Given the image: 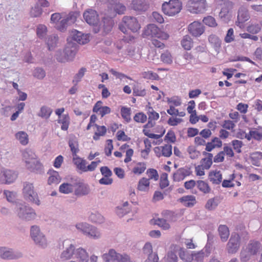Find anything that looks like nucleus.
<instances>
[{
  "label": "nucleus",
  "instance_id": "nucleus-62",
  "mask_svg": "<svg viewBox=\"0 0 262 262\" xmlns=\"http://www.w3.org/2000/svg\"><path fill=\"white\" fill-rule=\"evenodd\" d=\"M33 76L38 79H42L46 76V72L41 68H36L33 71Z\"/></svg>",
  "mask_w": 262,
  "mask_h": 262
},
{
  "label": "nucleus",
  "instance_id": "nucleus-36",
  "mask_svg": "<svg viewBox=\"0 0 262 262\" xmlns=\"http://www.w3.org/2000/svg\"><path fill=\"white\" fill-rule=\"evenodd\" d=\"M222 146V141L217 137L213 138L211 142L206 144L205 150L207 151H211L215 148H220Z\"/></svg>",
  "mask_w": 262,
  "mask_h": 262
},
{
  "label": "nucleus",
  "instance_id": "nucleus-5",
  "mask_svg": "<svg viewBox=\"0 0 262 262\" xmlns=\"http://www.w3.org/2000/svg\"><path fill=\"white\" fill-rule=\"evenodd\" d=\"M182 8V2L180 0H169L168 2H164L162 5L163 13L170 17L177 15L181 11Z\"/></svg>",
  "mask_w": 262,
  "mask_h": 262
},
{
  "label": "nucleus",
  "instance_id": "nucleus-24",
  "mask_svg": "<svg viewBox=\"0 0 262 262\" xmlns=\"http://www.w3.org/2000/svg\"><path fill=\"white\" fill-rule=\"evenodd\" d=\"M75 177L71 178L68 182L63 183L59 187L60 192L69 194L72 192L75 189Z\"/></svg>",
  "mask_w": 262,
  "mask_h": 262
},
{
  "label": "nucleus",
  "instance_id": "nucleus-31",
  "mask_svg": "<svg viewBox=\"0 0 262 262\" xmlns=\"http://www.w3.org/2000/svg\"><path fill=\"white\" fill-rule=\"evenodd\" d=\"M73 162L78 169L80 170L82 172H85L86 161L84 159L78 157L77 155H74Z\"/></svg>",
  "mask_w": 262,
  "mask_h": 262
},
{
  "label": "nucleus",
  "instance_id": "nucleus-21",
  "mask_svg": "<svg viewBox=\"0 0 262 262\" xmlns=\"http://www.w3.org/2000/svg\"><path fill=\"white\" fill-rule=\"evenodd\" d=\"M143 253L147 256L148 262H158V255L153 253V249L152 244L149 242H146L142 248Z\"/></svg>",
  "mask_w": 262,
  "mask_h": 262
},
{
  "label": "nucleus",
  "instance_id": "nucleus-7",
  "mask_svg": "<svg viewBox=\"0 0 262 262\" xmlns=\"http://www.w3.org/2000/svg\"><path fill=\"white\" fill-rule=\"evenodd\" d=\"M119 28L123 33H126L128 30L133 32H137L140 29L141 26L136 17L125 16L120 23Z\"/></svg>",
  "mask_w": 262,
  "mask_h": 262
},
{
  "label": "nucleus",
  "instance_id": "nucleus-50",
  "mask_svg": "<svg viewBox=\"0 0 262 262\" xmlns=\"http://www.w3.org/2000/svg\"><path fill=\"white\" fill-rule=\"evenodd\" d=\"M262 159V152L257 151L251 154L250 160L251 163L256 166H259L260 161Z\"/></svg>",
  "mask_w": 262,
  "mask_h": 262
},
{
  "label": "nucleus",
  "instance_id": "nucleus-56",
  "mask_svg": "<svg viewBox=\"0 0 262 262\" xmlns=\"http://www.w3.org/2000/svg\"><path fill=\"white\" fill-rule=\"evenodd\" d=\"M219 204L218 200L216 198L209 199L206 205L205 208L209 210H212L216 208Z\"/></svg>",
  "mask_w": 262,
  "mask_h": 262
},
{
  "label": "nucleus",
  "instance_id": "nucleus-18",
  "mask_svg": "<svg viewBox=\"0 0 262 262\" xmlns=\"http://www.w3.org/2000/svg\"><path fill=\"white\" fill-rule=\"evenodd\" d=\"M85 21L90 25H96L99 21L97 12L92 9L86 10L83 14Z\"/></svg>",
  "mask_w": 262,
  "mask_h": 262
},
{
  "label": "nucleus",
  "instance_id": "nucleus-54",
  "mask_svg": "<svg viewBox=\"0 0 262 262\" xmlns=\"http://www.w3.org/2000/svg\"><path fill=\"white\" fill-rule=\"evenodd\" d=\"M187 152L189 155V157L191 159H196L200 156V152L196 150V148L193 146H189L187 148Z\"/></svg>",
  "mask_w": 262,
  "mask_h": 262
},
{
  "label": "nucleus",
  "instance_id": "nucleus-42",
  "mask_svg": "<svg viewBox=\"0 0 262 262\" xmlns=\"http://www.w3.org/2000/svg\"><path fill=\"white\" fill-rule=\"evenodd\" d=\"M149 185L150 182L149 179L143 177L139 180L138 183L137 189L141 191L147 192L149 189Z\"/></svg>",
  "mask_w": 262,
  "mask_h": 262
},
{
  "label": "nucleus",
  "instance_id": "nucleus-38",
  "mask_svg": "<svg viewBox=\"0 0 262 262\" xmlns=\"http://www.w3.org/2000/svg\"><path fill=\"white\" fill-rule=\"evenodd\" d=\"M250 18L248 10L243 7L239 8L237 15V20L238 24H243L248 20Z\"/></svg>",
  "mask_w": 262,
  "mask_h": 262
},
{
  "label": "nucleus",
  "instance_id": "nucleus-4",
  "mask_svg": "<svg viewBox=\"0 0 262 262\" xmlns=\"http://www.w3.org/2000/svg\"><path fill=\"white\" fill-rule=\"evenodd\" d=\"M22 194L25 200L37 206L40 205V201L34 184L29 182L23 183Z\"/></svg>",
  "mask_w": 262,
  "mask_h": 262
},
{
  "label": "nucleus",
  "instance_id": "nucleus-23",
  "mask_svg": "<svg viewBox=\"0 0 262 262\" xmlns=\"http://www.w3.org/2000/svg\"><path fill=\"white\" fill-rule=\"evenodd\" d=\"M121 254L116 252L113 249H110L107 252L102 255L104 262H120Z\"/></svg>",
  "mask_w": 262,
  "mask_h": 262
},
{
  "label": "nucleus",
  "instance_id": "nucleus-9",
  "mask_svg": "<svg viewBox=\"0 0 262 262\" xmlns=\"http://www.w3.org/2000/svg\"><path fill=\"white\" fill-rule=\"evenodd\" d=\"M186 7L192 14H202L206 11L207 3L206 0H188Z\"/></svg>",
  "mask_w": 262,
  "mask_h": 262
},
{
  "label": "nucleus",
  "instance_id": "nucleus-47",
  "mask_svg": "<svg viewBox=\"0 0 262 262\" xmlns=\"http://www.w3.org/2000/svg\"><path fill=\"white\" fill-rule=\"evenodd\" d=\"M57 43L58 37L55 35L49 36L46 39V44L48 46V49L50 51L54 49Z\"/></svg>",
  "mask_w": 262,
  "mask_h": 262
},
{
  "label": "nucleus",
  "instance_id": "nucleus-30",
  "mask_svg": "<svg viewBox=\"0 0 262 262\" xmlns=\"http://www.w3.org/2000/svg\"><path fill=\"white\" fill-rule=\"evenodd\" d=\"M48 173L49 174V177L48 179V184L49 185H57L60 182L61 178L57 171L55 170H50Z\"/></svg>",
  "mask_w": 262,
  "mask_h": 262
},
{
  "label": "nucleus",
  "instance_id": "nucleus-28",
  "mask_svg": "<svg viewBox=\"0 0 262 262\" xmlns=\"http://www.w3.org/2000/svg\"><path fill=\"white\" fill-rule=\"evenodd\" d=\"M15 138L21 145L26 146L29 142V137L28 134L24 131H19L15 133Z\"/></svg>",
  "mask_w": 262,
  "mask_h": 262
},
{
  "label": "nucleus",
  "instance_id": "nucleus-32",
  "mask_svg": "<svg viewBox=\"0 0 262 262\" xmlns=\"http://www.w3.org/2000/svg\"><path fill=\"white\" fill-rule=\"evenodd\" d=\"M179 201L184 206L188 207H192L196 202L195 197L192 195H185L180 198Z\"/></svg>",
  "mask_w": 262,
  "mask_h": 262
},
{
  "label": "nucleus",
  "instance_id": "nucleus-44",
  "mask_svg": "<svg viewBox=\"0 0 262 262\" xmlns=\"http://www.w3.org/2000/svg\"><path fill=\"white\" fill-rule=\"evenodd\" d=\"M219 233L222 242H225L227 241L229 236V230L225 225H220L218 228Z\"/></svg>",
  "mask_w": 262,
  "mask_h": 262
},
{
  "label": "nucleus",
  "instance_id": "nucleus-26",
  "mask_svg": "<svg viewBox=\"0 0 262 262\" xmlns=\"http://www.w3.org/2000/svg\"><path fill=\"white\" fill-rule=\"evenodd\" d=\"M74 259L77 262H89V256L85 249L82 248H77L75 253Z\"/></svg>",
  "mask_w": 262,
  "mask_h": 262
},
{
  "label": "nucleus",
  "instance_id": "nucleus-25",
  "mask_svg": "<svg viewBox=\"0 0 262 262\" xmlns=\"http://www.w3.org/2000/svg\"><path fill=\"white\" fill-rule=\"evenodd\" d=\"M147 114L148 116V123L144 126L145 127H152L155 124V121L159 118V115L155 112L152 107L146 106Z\"/></svg>",
  "mask_w": 262,
  "mask_h": 262
},
{
  "label": "nucleus",
  "instance_id": "nucleus-8",
  "mask_svg": "<svg viewBox=\"0 0 262 262\" xmlns=\"http://www.w3.org/2000/svg\"><path fill=\"white\" fill-rule=\"evenodd\" d=\"M16 211L19 218L23 221H33L37 217L35 210L28 205L19 204L17 205Z\"/></svg>",
  "mask_w": 262,
  "mask_h": 262
},
{
  "label": "nucleus",
  "instance_id": "nucleus-53",
  "mask_svg": "<svg viewBox=\"0 0 262 262\" xmlns=\"http://www.w3.org/2000/svg\"><path fill=\"white\" fill-rule=\"evenodd\" d=\"M48 32L47 27L42 24L37 25L36 28V34L41 39L43 38Z\"/></svg>",
  "mask_w": 262,
  "mask_h": 262
},
{
  "label": "nucleus",
  "instance_id": "nucleus-2",
  "mask_svg": "<svg viewBox=\"0 0 262 262\" xmlns=\"http://www.w3.org/2000/svg\"><path fill=\"white\" fill-rule=\"evenodd\" d=\"M22 160L27 169L36 173L43 172V166L38 160L35 153L30 149H26L22 152Z\"/></svg>",
  "mask_w": 262,
  "mask_h": 262
},
{
  "label": "nucleus",
  "instance_id": "nucleus-19",
  "mask_svg": "<svg viewBox=\"0 0 262 262\" xmlns=\"http://www.w3.org/2000/svg\"><path fill=\"white\" fill-rule=\"evenodd\" d=\"M68 39H69L70 42L71 39L79 44L84 45L89 41V36L77 30H73L71 32L70 37Z\"/></svg>",
  "mask_w": 262,
  "mask_h": 262
},
{
  "label": "nucleus",
  "instance_id": "nucleus-35",
  "mask_svg": "<svg viewBox=\"0 0 262 262\" xmlns=\"http://www.w3.org/2000/svg\"><path fill=\"white\" fill-rule=\"evenodd\" d=\"M89 220L93 223L102 224L104 221V218L99 212L92 211L89 215Z\"/></svg>",
  "mask_w": 262,
  "mask_h": 262
},
{
  "label": "nucleus",
  "instance_id": "nucleus-58",
  "mask_svg": "<svg viewBox=\"0 0 262 262\" xmlns=\"http://www.w3.org/2000/svg\"><path fill=\"white\" fill-rule=\"evenodd\" d=\"M253 255V254L250 253V251L246 248H243L241 252L240 258L242 261L246 262L248 261Z\"/></svg>",
  "mask_w": 262,
  "mask_h": 262
},
{
  "label": "nucleus",
  "instance_id": "nucleus-48",
  "mask_svg": "<svg viewBox=\"0 0 262 262\" xmlns=\"http://www.w3.org/2000/svg\"><path fill=\"white\" fill-rule=\"evenodd\" d=\"M219 16L223 21L227 23L231 18V14L227 7L222 8Z\"/></svg>",
  "mask_w": 262,
  "mask_h": 262
},
{
  "label": "nucleus",
  "instance_id": "nucleus-60",
  "mask_svg": "<svg viewBox=\"0 0 262 262\" xmlns=\"http://www.w3.org/2000/svg\"><path fill=\"white\" fill-rule=\"evenodd\" d=\"M161 60L164 63L170 64L172 63V57L170 52L165 51L161 55Z\"/></svg>",
  "mask_w": 262,
  "mask_h": 262
},
{
  "label": "nucleus",
  "instance_id": "nucleus-17",
  "mask_svg": "<svg viewBox=\"0 0 262 262\" xmlns=\"http://www.w3.org/2000/svg\"><path fill=\"white\" fill-rule=\"evenodd\" d=\"M192 171L190 167L185 166L179 168L173 174V180L175 182H180L184 180L187 177L190 176Z\"/></svg>",
  "mask_w": 262,
  "mask_h": 262
},
{
  "label": "nucleus",
  "instance_id": "nucleus-45",
  "mask_svg": "<svg viewBox=\"0 0 262 262\" xmlns=\"http://www.w3.org/2000/svg\"><path fill=\"white\" fill-rule=\"evenodd\" d=\"M58 123L61 124V128L63 130H67L70 124V117L68 114H63L62 116L58 117Z\"/></svg>",
  "mask_w": 262,
  "mask_h": 262
},
{
  "label": "nucleus",
  "instance_id": "nucleus-1",
  "mask_svg": "<svg viewBox=\"0 0 262 262\" xmlns=\"http://www.w3.org/2000/svg\"><path fill=\"white\" fill-rule=\"evenodd\" d=\"M108 9L105 12V15L108 17H104L102 23L100 25V28L107 33L111 31L113 26L112 18L117 14H121L126 11V7L118 2V0H107Z\"/></svg>",
  "mask_w": 262,
  "mask_h": 262
},
{
  "label": "nucleus",
  "instance_id": "nucleus-39",
  "mask_svg": "<svg viewBox=\"0 0 262 262\" xmlns=\"http://www.w3.org/2000/svg\"><path fill=\"white\" fill-rule=\"evenodd\" d=\"M146 169V165L144 162H137L134 165L132 172L135 175H140L143 173Z\"/></svg>",
  "mask_w": 262,
  "mask_h": 262
},
{
  "label": "nucleus",
  "instance_id": "nucleus-16",
  "mask_svg": "<svg viewBox=\"0 0 262 262\" xmlns=\"http://www.w3.org/2000/svg\"><path fill=\"white\" fill-rule=\"evenodd\" d=\"M76 248L74 244L70 243L61 252L59 256V261H66L74 258Z\"/></svg>",
  "mask_w": 262,
  "mask_h": 262
},
{
  "label": "nucleus",
  "instance_id": "nucleus-14",
  "mask_svg": "<svg viewBox=\"0 0 262 262\" xmlns=\"http://www.w3.org/2000/svg\"><path fill=\"white\" fill-rule=\"evenodd\" d=\"M79 13L76 12H70L66 18L62 19L59 24L57 25L56 28L60 31H63L68 25L74 24L79 16Z\"/></svg>",
  "mask_w": 262,
  "mask_h": 262
},
{
  "label": "nucleus",
  "instance_id": "nucleus-11",
  "mask_svg": "<svg viewBox=\"0 0 262 262\" xmlns=\"http://www.w3.org/2000/svg\"><path fill=\"white\" fill-rule=\"evenodd\" d=\"M143 34L146 36L155 37L161 39H167L169 37V35L167 33L161 31L154 24L148 25L145 28Z\"/></svg>",
  "mask_w": 262,
  "mask_h": 262
},
{
  "label": "nucleus",
  "instance_id": "nucleus-52",
  "mask_svg": "<svg viewBox=\"0 0 262 262\" xmlns=\"http://www.w3.org/2000/svg\"><path fill=\"white\" fill-rule=\"evenodd\" d=\"M69 145L73 156L77 155L76 154L79 151L78 144L77 139L75 138H70L69 141Z\"/></svg>",
  "mask_w": 262,
  "mask_h": 262
},
{
  "label": "nucleus",
  "instance_id": "nucleus-22",
  "mask_svg": "<svg viewBox=\"0 0 262 262\" xmlns=\"http://www.w3.org/2000/svg\"><path fill=\"white\" fill-rule=\"evenodd\" d=\"M74 190L75 193L79 195L88 194L90 192L89 186L77 178H75Z\"/></svg>",
  "mask_w": 262,
  "mask_h": 262
},
{
  "label": "nucleus",
  "instance_id": "nucleus-49",
  "mask_svg": "<svg viewBox=\"0 0 262 262\" xmlns=\"http://www.w3.org/2000/svg\"><path fill=\"white\" fill-rule=\"evenodd\" d=\"M91 225L86 222H80L76 224L75 227L79 232L85 235Z\"/></svg>",
  "mask_w": 262,
  "mask_h": 262
},
{
  "label": "nucleus",
  "instance_id": "nucleus-41",
  "mask_svg": "<svg viewBox=\"0 0 262 262\" xmlns=\"http://www.w3.org/2000/svg\"><path fill=\"white\" fill-rule=\"evenodd\" d=\"M208 40L211 46L216 50L219 49L221 46V40L215 34H211L208 37Z\"/></svg>",
  "mask_w": 262,
  "mask_h": 262
},
{
  "label": "nucleus",
  "instance_id": "nucleus-33",
  "mask_svg": "<svg viewBox=\"0 0 262 262\" xmlns=\"http://www.w3.org/2000/svg\"><path fill=\"white\" fill-rule=\"evenodd\" d=\"M205 158H203L200 161V164L202 166L206 168V170L209 169L212 164L213 155L210 153L203 152Z\"/></svg>",
  "mask_w": 262,
  "mask_h": 262
},
{
  "label": "nucleus",
  "instance_id": "nucleus-63",
  "mask_svg": "<svg viewBox=\"0 0 262 262\" xmlns=\"http://www.w3.org/2000/svg\"><path fill=\"white\" fill-rule=\"evenodd\" d=\"M203 22L210 27H215L217 26L215 18L211 16L205 17L203 19Z\"/></svg>",
  "mask_w": 262,
  "mask_h": 262
},
{
  "label": "nucleus",
  "instance_id": "nucleus-51",
  "mask_svg": "<svg viewBox=\"0 0 262 262\" xmlns=\"http://www.w3.org/2000/svg\"><path fill=\"white\" fill-rule=\"evenodd\" d=\"M96 130L95 134L93 136V139L97 140L99 139L100 136H104L106 132V128L104 126H99L95 124Z\"/></svg>",
  "mask_w": 262,
  "mask_h": 262
},
{
  "label": "nucleus",
  "instance_id": "nucleus-46",
  "mask_svg": "<svg viewBox=\"0 0 262 262\" xmlns=\"http://www.w3.org/2000/svg\"><path fill=\"white\" fill-rule=\"evenodd\" d=\"M196 187L200 191L205 194L209 193L211 191V188L207 182L199 180L196 182Z\"/></svg>",
  "mask_w": 262,
  "mask_h": 262
},
{
  "label": "nucleus",
  "instance_id": "nucleus-61",
  "mask_svg": "<svg viewBox=\"0 0 262 262\" xmlns=\"http://www.w3.org/2000/svg\"><path fill=\"white\" fill-rule=\"evenodd\" d=\"M141 76L143 78L147 79L158 80L159 79V77L157 74L150 71L142 72Z\"/></svg>",
  "mask_w": 262,
  "mask_h": 262
},
{
  "label": "nucleus",
  "instance_id": "nucleus-27",
  "mask_svg": "<svg viewBox=\"0 0 262 262\" xmlns=\"http://www.w3.org/2000/svg\"><path fill=\"white\" fill-rule=\"evenodd\" d=\"M130 211V207L128 202H123L116 207L115 211L117 215L122 217Z\"/></svg>",
  "mask_w": 262,
  "mask_h": 262
},
{
  "label": "nucleus",
  "instance_id": "nucleus-43",
  "mask_svg": "<svg viewBox=\"0 0 262 262\" xmlns=\"http://www.w3.org/2000/svg\"><path fill=\"white\" fill-rule=\"evenodd\" d=\"M131 7L136 11H144L147 6L144 0H132Z\"/></svg>",
  "mask_w": 262,
  "mask_h": 262
},
{
  "label": "nucleus",
  "instance_id": "nucleus-3",
  "mask_svg": "<svg viewBox=\"0 0 262 262\" xmlns=\"http://www.w3.org/2000/svg\"><path fill=\"white\" fill-rule=\"evenodd\" d=\"M68 43L63 49L58 50L55 54L56 60L60 62H69L74 59L76 53V48L74 43L70 42L68 39Z\"/></svg>",
  "mask_w": 262,
  "mask_h": 262
},
{
  "label": "nucleus",
  "instance_id": "nucleus-6",
  "mask_svg": "<svg viewBox=\"0 0 262 262\" xmlns=\"http://www.w3.org/2000/svg\"><path fill=\"white\" fill-rule=\"evenodd\" d=\"M30 236L38 247L45 249L48 247L49 243L47 238L38 226L33 225L31 227Z\"/></svg>",
  "mask_w": 262,
  "mask_h": 262
},
{
  "label": "nucleus",
  "instance_id": "nucleus-12",
  "mask_svg": "<svg viewBox=\"0 0 262 262\" xmlns=\"http://www.w3.org/2000/svg\"><path fill=\"white\" fill-rule=\"evenodd\" d=\"M241 238L236 233H232L226 246V250L229 254H235L239 250L241 246Z\"/></svg>",
  "mask_w": 262,
  "mask_h": 262
},
{
  "label": "nucleus",
  "instance_id": "nucleus-55",
  "mask_svg": "<svg viewBox=\"0 0 262 262\" xmlns=\"http://www.w3.org/2000/svg\"><path fill=\"white\" fill-rule=\"evenodd\" d=\"M181 45L184 49L187 50H190L192 47V41L191 38L188 35L184 36L181 41Z\"/></svg>",
  "mask_w": 262,
  "mask_h": 262
},
{
  "label": "nucleus",
  "instance_id": "nucleus-37",
  "mask_svg": "<svg viewBox=\"0 0 262 262\" xmlns=\"http://www.w3.org/2000/svg\"><path fill=\"white\" fill-rule=\"evenodd\" d=\"M180 258L186 262H191L193 260V252H189L186 249L180 248L178 250Z\"/></svg>",
  "mask_w": 262,
  "mask_h": 262
},
{
  "label": "nucleus",
  "instance_id": "nucleus-20",
  "mask_svg": "<svg viewBox=\"0 0 262 262\" xmlns=\"http://www.w3.org/2000/svg\"><path fill=\"white\" fill-rule=\"evenodd\" d=\"M163 214L166 219L159 218L155 220V224L164 230H168L170 228L168 221H171L170 217L173 215L174 213L170 211H165L163 212Z\"/></svg>",
  "mask_w": 262,
  "mask_h": 262
},
{
  "label": "nucleus",
  "instance_id": "nucleus-34",
  "mask_svg": "<svg viewBox=\"0 0 262 262\" xmlns=\"http://www.w3.org/2000/svg\"><path fill=\"white\" fill-rule=\"evenodd\" d=\"M85 236L91 239H98L101 237L102 234L97 228L91 225Z\"/></svg>",
  "mask_w": 262,
  "mask_h": 262
},
{
  "label": "nucleus",
  "instance_id": "nucleus-10",
  "mask_svg": "<svg viewBox=\"0 0 262 262\" xmlns=\"http://www.w3.org/2000/svg\"><path fill=\"white\" fill-rule=\"evenodd\" d=\"M23 256L22 252L7 246L0 247V258L3 260H15Z\"/></svg>",
  "mask_w": 262,
  "mask_h": 262
},
{
  "label": "nucleus",
  "instance_id": "nucleus-13",
  "mask_svg": "<svg viewBox=\"0 0 262 262\" xmlns=\"http://www.w3.org/2000/svg\"><path fill=\"white\" fill-rule=\"evenodd\" d=\"M17 178V174L14 171L4 168L0 172V184L6 185L12 184Z\"/></svg>",
  "mask_w": 262,
  "mask_h": 262
},
{
  "label": "nucleus",
  "instance_id": "nucleus-57",
  "mask_svg": "<svg viewBox=\"0 0 262 262\" xmlns=\"http://www.w3.org/2000/svg\"><path fill=\"white\" fill-rule=\"evenodd\" d=\"M42 10L38 4L33 7L30 11V15L32 17H37L41 16Z\"/></svg>",
  "mask_w": 262,
  "mask_h": 262
},
{
  "label": "nucleus",
  "instance_id": "nucleus-29",
  "mask_svg": "<svg viewBox=\"0 0 262 262\" xmlns=\"http://www.w3.org/2000/svg\"><path fill=\"white\" fill-rule=\"evenodd\" d=\"M208 178L213 184L217 185L222 182V175L220 171L212 170L209 173Z\"/></svg>",
  "mask_w": 262,
  "mask_h": 262
},
{
  "label": "nucleus",
  "instance_id": "nucleus-64",
  "mask_svg": "<svg viewBox=\"0 0 262 262\" xmlns=\"http://www.w3.org/2000/svg\"><path fill=\"white\" fill-rule=\"evenodd\" d=\"M121 114L122 118L127 122L130 120V109L129 108L123 106L121 109Z\"/></svg>",
  "mask_w": 262,
  "mask_h": 262
},
{
  "label": "nucleus",
  "instance_id": "nucleus-15",
  "mask_svg": "<svg viewBox=\"0 0 262 262\" xmlns=\"http://www.w3.org/2000/svg\"><path fill=\"white\" fill-rule=\"evenodd\" d=\"M205 26L199 21H194L188 26V30L194 37H200L205 32Z\"/></svg>",
  "mask_w": 262,
  "mask_h": 262
},
{
  "label": "nucleus",
  "instance_id": "nucleus-40",
  "mask_svg": "<svg viewBox=\"0 0 262 262\" xmlns=\"http://www.w3.org/2000/svg\"><path fill=\"white\" fill-rule=\"evenodd\" d=\"M245 248L250 251V253L254 255L261 250V246L260 243L256 241H252Z\"/></svg>",
  "mask_w": 262,
  "mask_h": 262
},
{
  "label": "nucleus",
  "instance_id": "nucleus-59",
  "mask_svg": "<svg viewBox=\"0 0 262 262\" xmlns=\"http://www.w3.org/2000/svg\"><path fill=\"white\" fill-rule=\"evenodd\" d=\"M52 111V110L47 106L41 107L38 116L45 119H48L50 117Z\"/></svg>",
  "mask_w": 262,
  "mask_h": 262
}]
</instances>
